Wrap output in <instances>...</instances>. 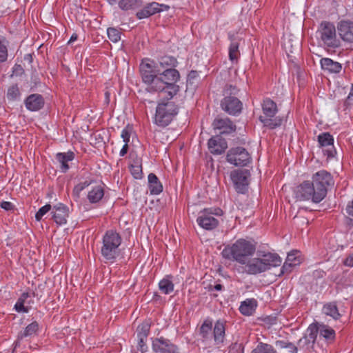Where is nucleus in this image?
I'll list each match as a JSON object with an SVG mask.
<instances>
[{
	"instance_id": "1",
	"label": "nucleus",
	"mask_w": 353,
	"mask_h": 353,
	"mask_svg": "<svg viewBox=\"0 0 353 353\" xmlns=\"http://www.w3.org/2000/svg\"><path fill=\"white\" fill-rule=\"evenodd\" d=\"M334 181L332 174L325 170H321L312 176V181H305L297 186L296 197L301 201L312 200L318 203L327 195V189L333 186Z\"/></svg>"
},
{
	"instance_id": "2",
	"label": "nucleus",
	"mask_w": 353,
	"mask_h": 353,
	"mask_svg": "<svg viewBox=\"0 0 353 353\" xmlns=\"http://www.w3.org/2000/svg\"><path fill=\"white\" fill-rule=\"evenodd\" d=\"M158 79L154 83V92L165 94V98L172 99L179 92V86L176 82L180 79L179 72L175 68L160 69Z\"/></svg>"
},
{
	"instance_id": "3",
	"label": "nucleus",
	"mask_w": 353,
	"mask_h": 353,
	"mask_svg": "<svg viewBox=\"0 0 353 353\" xmlns=\"http://www.w3.org/2000/svg\"><path fill=\"white\" fill-rule=\"evenodd\" d=\"M255 250L254 244L249 241L240 239L231 246L225 247L221 254L226 259L235 261L244 265L248 262V259L254 254Z\"/></svg>"
},
{
	"instance_id": "4",
	"label": "nucleus",
	"mask_w": 353,
	"mask_h": 353,
	"mask_svg": "<svg viewBox=\"0 0 353 353\" xmlns=\"http://www.w3.org/2000/svg\"><path fill=\"white\" fill-rule=\"evenodd\" d=\"M121 234L114 230H107L102 238L101 254L105 262L114 263L120 254Z\"/></svg>"
},
{
	"instance_id": "5",
	"label": "nucleus",
	"mask_w": 353,
	"mask_h": 353,
	"mask_svg": "<svg viewBox=\"0 0 353 353\" xmlns=\"http://www.w3.org/2000/svg\"><path fill=\"white\" fill-rule=\"evenodd\" d=\"M178 112V105L166 98V100H162L157 106L154 123L160 127H165L172 122Z\"/></svg>"
},
{
	"instance_id": "6",
	"label": "nucleus",
	"mask_w": 353,
	"mask_h": 353,
	"mask_svg": "<svg viewBox=\"0 0 353 353\" xmlns=\"http://www.w3.org/2000/svg\"><path fill=\"white\" fill-rule=\"evenodd\" d=\"M281 260L278 254L268 253L262 259L254 258L248 259L246 263V272L251 274H256L269 270L272 266H279Z\"/></svg>"
},
{
	"instance_id": "7",
	"label": "nucleus",
	"mask_w": 353,
	"mask_h": 353,
	"mask_svg": "<svg viewBox=\"0 0 353 353\" xmlns=\"http://www.w3.org/2000/svg\"><path fill=\"white\" fill-rule=\"evenodd\" d=\"M139 72L143 82L148 85L147 90L149 92H154V83L158 79L160 72L158 63L152 59L145 58L140 63Z\"/></svg>"
},
{
	"instance_id": "8",
	"label": "nucleus",
	"mask_w": 353,
	"mask_h": 353,
	"mask_svg": "<svg viewBox=\"0 0 353 353\" xmlns=\"http://www.w3.org/2000/svg\"><path fill=\"white\" fill-rule=\"evenodd\" d=\"M223 215V210L219 208H205L200 211L196 219L197 224L206 230H212L219 224V220L214 216Z\"/></svg>"
},
{
	"instance_id": "9",
	"label": "nucleus",
	"mask_w": 353,
	"mask_h": 353,
	"mask_svg": "<svg viewBox=\"0 0 353 353\" xmlns=\"http://www.w3.org/2000/svg\"><path fill=\"white\" fill-rule=\"evenodd\" d=\"M318 33L321 40L327 48H337L341 46L334 23L326 21H322L319 27Z\"/></svg>"
},
{
	"instance_id": "10",
	"label": "nucleus",
	"mask_w": 353,
	"mask_h": 353,
	"mask_svg": "<svg viewBox=\"0 0 353 353\" xmlns=\"http://www.w3.org/2000/svg\"><path fill=\"white\" fill-rule=\"evenodd\" d=\"M226 160L235 166H245L250 163L252 158L245 148L235 147L228 150Z\"/></svg>"
},
{
	"instance_id": "11",
	"label": "nucleus",
	"mask_w": 353,
	"mask_h": 353,
	"mask_svg": "<svg viewBox=\"0 0 353 353\" xmlns=\"http://www.w3.org/2000/svg\"><path fill=\"white\" fill-rule=\"evenodd\" d=\"M250 172L246 169L234 170L230 173V179L238 193L245 194L248 188Z\"/></svg>"
},
{
	"instance_id": "12",
	"label": "nucleus",
	"mask_w": 353,
	"mask_h": 353,
	"mask_svg": "<svg viewBox=\"0 0 353 353\" xmlns=\"http://www.w3.org/2000/svg\"><path fill=\"white\" fill-rule=\"evenodd\" d=\"M221 108L226 113L236 116L241 112L243 103L236 97L228 96L221 101Z\"/></svg>"
},
{
	"instance_id": "13",
	"label": "nucleus",
	"mask_w": 353,
	"mask_h": 353,
	"mask_svg": "<svg viewBox=\"0 0 353 353\" xmlns=\"http://www.w3.org/2000/svg\"><path fill=\"white\" fill-rule=\"evenodd\" d=\"M152 347L155 353H180L175 344L163 336L153 339Z\"/></svg>"
},
{
	"instance_id": "14",
	"label": "nucleus",
	"mask_w": 353,
	"mask_h": 353,
	"mask_svg": "<svg viewBox=\"0 0 353 353\" xmlns=\"http://www.w3.org/2000/svg\"><path fill=\"white\" fill-rule=\"evenodd\" d=\"M319 146L323 148V152L327 159L333 158L336 154L334 146L333 136L329 132H323L318 136Z\"/></svg>"
},
{
	"instance_id": "15",
	"label": "nucleus",
	"mask_w": 353,
	"mask_h": 353,
	"mask_svg": "<svg viewBox=\"0 0 353 353\" xmlns=\"http://www.w3.org/2000/svg\"><path fill=\"white\" fill-rule=\"evenodd\" d=\"M169 9L170 6L168 5L159 3L154 1L148 3L142 10L138 11L136 16L139 19H143L157 13H159L163 11H168Z\"/></svg>"
},
{
	"instance_id": "16",
	"label": "nucleus",
	"mask_w": 353,
	"mask_h": 353,
	"mask_svg": "<svg viewBox=\"0 0 353 353\" xmlns=\"http://www.w3.org/2000/svg\"><path fill=\"white\" fill-rule=\"evenodd\" d=\"M337 31L340 38L345 42L353 43V21L341 20L337 23Z\"/></svg>"
},
{
	"instance_id": "17",
	"label": "nucleus",
	"mask_w": 353,
	"mask_h": 353,
	"mask_svg": "<svg viewBox=\"0 0 353 353\" xmlns=\"http://www.w3.org/2000/svg\"><path fill=\"white\" fill-rule=\"evenodd\" d=\"M40 329L39 323L36 321L28 324L24 329L23 331H21L18 333L16 341L14 342V348L17 349L20 347L21 341L27 337H34L38 335Z\"/></svg>"
},
{
	"instance_id": "18",
	"label": "nucleus",
	"mask_w": 353,
	"mask_h": 353,
	"mask_svg": "<svg viewBox=\"0 0 353 353\" xmlns=\"http://www.w3.org/2000/svg\"><path fill=\"white\" fill-rule=\"evenodd\" d=\"M214 130H218L220 134H230L236 130V125L229 118H216L212 122Z\"/></svg>"
},
{
	"instance_id": "19",
	"label": "nucleus",
	"mask_w": 353,
	"mask_h": 353,
	"mask_svg": "<svg viewBox=\"0 0 353 353\" xmlns=\"http://www.w3.org/2000/svg\"><path fill=\"white\" fill-rule=\"evenodd\" d=\"M208 146L210 153L219 155L225 152L228 148V143L225 139L220 135H216L208 140Z\"/></svg>"
},
{
	"instance_id": "20",
	"label": "nucleus",
	"mask_w": 353,
	"mask_h": 353,
	"mask_svg": "<svg viewBox=\"0 0 353 353\" xmlns=\"http://www.w3.org/2000/svg\"><path fill=\"white\" fill-rule=\"evenodd\" d=\"M54 211L52 213V219L57 225H61L65 224L67 218L69 216V208L63 203H58L53 206Z\"/></svg>"
},
{
	"instance_id": "21",
	"label": "nucleus",
	"mask_w": 353,
	"mask_h": 353,
	"mask_svg": "<svg viewBox=\"0 0 353 353\" xmlns=\"http://www.w3.org/2000/svg\"><path fill=\"white\" fill-rule=\"evenodd\" d=\"M25 105L30 111H38L44 105V99L39 94H32L25 100Z\"/></svg>"
},
{
	"instance_id": "22",
	"label": "nucleus",
	"mask_w": 353,
	"mask_h": 353,
	"mask_svg": "<svg viewBox=\"0 0 353 353\" xmlns=\"http://www.w3.org/2000/svg\"><path fill=\"white\" fill-rule=\"evenodd\" d=\"M212 336L215 344L220 345L224 342L225 336V321L218 320L215 322Z\"/></svg>"
},
{
	"instance_id": "23",
	"label": "nucleus",
	"mask_w": 353,
	"mask_h": 353,
	"mask_svg": "<svg viewBox=\"0 0 353 353\" xmlns=\"http://www.w3.org/2000/svg\"><path fill=\"white\" fill-rule=\"evenodd\" d=\"M103 184H99L93 186L88 192L87 199L90 203L96 204L99 203L104 196L105 190Z\"/></svg>"
},
{
	"instance_id": "24",
	"label": "nucleus",
	"mask_w": 353,
	"mask_h": 353,
	"mask_svg": "<svg viewBox=\"0 0 353 353\" xmlns=\"http://www.w3.org/2000/svg\"><path fill=\"white\" fill-rule=\"evenodd\" d=\"M322 70L329 73H339L342 70V65L336 61H334L330 58H322L320 61Z\"/></svg>"
},
{
	"instance_id": "25",
	"label": "nucleus",
	"mask_w": 353,
	"mask_h": 353,
	"mask_svg": "<svg viewBox=\"0 0 353 353\" xmlns=\"http://www.w3.org/2000/svg\"><path fill=\"white\" fill-rule=\"evenodd\" d=\"M322 312L325 315L332 317L335 321L340 319L341 317L336 302L335 301L324 304L322 308Z\"/></svg>"
},
{
	"instance_id": "26",
	"label": "nucleus",
	"mask_w": 353,
	"mask_h": 353,
	"mask_svg": "<svg viewBox=\"0 0 353 353\" xmlns=\"http://www.w3.org/2000/svg\"><path fill=\"white\" fill-rule=\"evenodd\" d=\"M262 110L263 117H274L278 112L276 103L272 99L267 98L263 100L262 103Z\"/></svg>"
},
{
	"instance_id": "27",
	"label": "nucleus",
	"mask_w": 353,
	"mask_h": 353,
	"mask_svg": "<svg viewBox=\"0 0 353 353\" xmlns=\"http://www.w3.org/2000/svg\"><path fill=\"white\" fill-rule=\"evenodd\" d=\"M74 159V154L73 152L69 151L68 152H59L56 155V159L61 164V170L63 172H66L69 169L68 162Z\"/></svg>"
},
{
	"instance_id": "28",
	"label": "nucleus",
	"mask_w": 353,
	"mask_h": 353,
	"mask_svg": "<svg viewBox=\"0 0 353 353\" xmlns=\"http://www.w3.org/2000/svg\"><path fill=\"white\" fill-rule=\"evenodd\" d=\"M148 187L151 194H159L163 191V185L154 173L148 175Z\"/></svg>"
},
{
	"instance_id": "29",
	"label": "nucleus",
	"mask_w": 353,
	"mask_h": 353,
	"mask_svg": "<svg viewBox=\"0 0 353 353\" xmlns=\"http://www.w3.org/2000/svg\"><path fill=\"white\" fill-rule=\"evenodd\" d=\"M212 321L208 318L204 320L202 325L199 327V335L203 341H208L212 337Z\"/></svg>"
},
{
	"instance_id": "30",
	"label": "nucleus",
	"mask_w": 353,
	"mask_h": 353,
	"mask_svg": "<svg viewBox=\"0 0 353 353\" xmlns=\"http://www.w3.org/2000/svg\"><path fill=\"white\" fill-rule=\"evenodd\" d=\"M257 306L256 301L254 299H248L241 302L239 311L243 315H252Z\"/></svg>"
},
{
	"instance_id": "31",
	"label": "nucleus",
	"mask_w": 353,
	"mask_h": 353,
	"mask_svg": "<svg viewBox=\"0 0 353 353\" xmlns=\"http://www.w3.org/2000/svg\"><path fill=\"white\" fill-rule=\"evenodd\" d=\"M259 120L265 127L271 130L280 127L283 123V119L280 117L266 118L265 117L260 116Z\"/></svg>"
},
{
	"instance_id": "32",
	"label": "nucleus",
	"mask_w": 353,
	"mask_h": 353,
	"mask_svg": "<svg viewBox=\"0 0 353 353\" xmlns=\"http://www.w3.org/2000/svg\"><path fill=\"white\" fill-rule=\"evenodd\" d=\"M178 61L176 59L172 56H163L159 58L158 66L161 67V70L167 68H174L177 66Z\"/></svg>"
},
{
	"instance_id": "33",
	"label": "nucleus",
	"mask_w": 353,
	"mask_h": 353,
	"mask_svg": "<svg viewBox=\"0 0 353 353\" xmlns=\"http://www.w3.org/2000/svg\"><path fill=\"white\" fill-rule=\"evenodd\" d=\"M171 276H166L159 283V288L161 293L168 294L174 291V283Z\"/></svg>"
},
{
	"instance_id": "34",
	"label": "nucleus",
	"mask_w": 353,
	"mask_h": 353,
	"mask_svg": "<svg viewBox=\"0 0 353 353\" xmlns=\"http://www.w3.org/2000/svg\"><path fill=\"white\" fill-rule=\"evenodd\" d=\"M319 336L324 338L327 342H333L336 337L335 331L330 327L323 323H320Z\"/></svg>"
},
{
	"instance_id": "35",
	"label": "nucleus",
	"mask_w": 353,
	"mask_h": 353,
	"mask_svg": "<svg viewBox=\"0 0 353 353\" xmlns=\"http://www.w3.org/2000/svg\"><path fill=\"white\" fill-rule=\"evenodd\" d=\"M8 39L0 35V65L7 61L8 58Z\"/></svg>"
},
{
	"instance_id": "36",
	"label": "nucleus",
	"mask_w": 353,
	"mask_h": 353,
	"mask_svg": "<svg viewBox=\"0 0 353 353\" xmlns=\"http://www.w3.org/2000/svg\"><path fill=\"white\" fill-rule=\"evenodd\" d=\"M95 180L92 177H88L84 181L79 183L76 185L72 190L73 196L79 199L80 197V193L83 191L85 188L88 187L90 185L92 184Z\"/></svg>"
},
{
	"instance_id": "37",
	"label": "nucleus",
	"mask_w": 353,
	"mask_h": 353,
	"mask_svg": "<svg viewBox=\"0 0 353 353\" xmlns=\"http://www.w3.org/2000/svg\"><path fill=\"white\" fill-rule=\"evenodd\" d=\"M251 353H276V351L270 344L260 342Z\"/></svg>"
},
{
	"instance_id": "38",
	"label": "nucleus",
	"mask_w": 353,
	"mask_h": 353,
	"mask_svg": "<svg viewBox=\"0 0 353 353\" xmlns=\"http://www.w3.org/2000/svg\"><path fill=\"white\" fill-rule=\"evenodd\" d=\"M318 333H320V323H316L309 325L305 335L309 337L312 342H315Z\"/></svg>"
},
{
	"instance_id": "39",
	"label": "nucleus",
	"mask_w": 353,
	"mask_h": 353,
	"mask_svg": "<svg viewBox=\"0 0 353 353\" xmlns=\"http://www.w3.org/2000/svg\"><path fill=\"white\" fill-rule=\"evenodd\" d=\"M275 345L279 348L287 349L289 353H297L298 352V347L288 341L278 340L275 342Z\"/></svg>"
},
{
	"instance_id": "40",
	"label": "nucleus",
	"mask_w": 353,
	"mask_h": 353,
	"mask_svg": "<svg viewBox=\"0 0 353 353\" xmlns=\"http://www.w3.org/2000/svg\"><path fill=\"white\" fill-rule=\"evenodd\" d=\"M130 170L134 179H140L142 178V166L139 160L134 161V163L130 165Z\"/></svg>"
},
{
	"instance_id": "41",
	"label": "nucleus",
	"mask_w": 353,
	"mask_h": 353,
	"mask_svg": "<svg viewBox=\"0 0 353 353\" xmlns=\"http://www.w3.org/2000/svg\"><path fill=\"white\" fill-rule=\"evenodd\" d=\"M239 42L232 41L229 48V58L232 61H237L240 54L239 51Z\"/></svg>"
},
{
	"instance_id": "42",
	"label": "nucleus",
	"mask_w": 353,
	"mask_h": 353,
	"mask_svg": "<svg viewBox=\"0 0 353 353\" xmlns=\"http://www.w3.org/2000/svg\"><path fill=\"white\" fill-rule=\"evenodd\" d=\"M150 330V324L148 322H143L137 327V338L148 339Z\"/></svg>"
},
{
	"instance_id": "43",
	"label": "nucleus",
	"mask_w": 353,
	"mask_h": 353,
	"mask_svg": "<svg viewBox=\"0 0 353 353\" xmlns=\"http://www.w3.org/2000/svg\"><path fill=\"white\" fill-rule=\"evenodd\" d=\"M107 33L109 39L114 43H117L121 39V32L115 28H108Z\"/></svg>"
},
{
	"instance_id": "44",
	"label": "nucleus",
	"mask_w": 353,
	"mask_h": 353,
	"mask_svg": "<svg viewBox=\"0 0 353 353\" xmlns=\"http://www.w3.org/2000/svg\"><path fill=\"white\" fill-rule=\"evenodd\" d=\"M239 90L233 85L226 84L223 90V94L224 97H228V96H234L238 94Z\"/></svg>"
},
{
	"instance_id": "45",
	"label": "nucleus",
	"mask_w": 353,
	"mask_h": 353,
	"mask_svg": "<svg viewBox=\"0 0 353 353\" xmlns=\"http://www.w3.org/2000/svg\"><path fill=\"white\" fill-rule=\"evenodd\" d=\"M315 342H312L309 337L304 335L298 341V345L301 349L309 350L312 347Z\"/></svg>"
},
{
	"instance_id": "46",
	"label": "nucleus",
	"mask_w": 353,
	"mask_h": 353,
	"mask_svg": "<svg viewBox=\"0 0 353 353\" xmlns=\"http://www.w3.org/2000/svg\"><path fill=\"white\" fill-rule=\"evenodd\" d=\"M137 4V0H121L119 1V8L128 10L134 8Z\"/></svg>"
},
{
	"instance_id": "47",
	"label": "nucleus",
	"mask_w": 353,
	"mask_h": 353,
	"mask_svg": "<svg viewBox=\"0 0 353 353\" xmlns=\"http://www.w3.org/2000/svg\"><path fill=\"white\" fill-rule=\"evenodd\" d=\"M20 95V92L17 85L10 87L8 90L7 97L8 99H16Z\"/></svg>"
},
{
	"instance_id": "48",
	"label": "nucleus",
	"mask_w": 353,
	"mask_h": 353,
	"mask_svg": "<svg viewBox=\"0 0 353 353\" xmlns=\"http://www.w3.org/2000/svg\"><path fill=\"white\" fill-rule=\"evenodd\" d=\"M298 254L297 251L292 252L289 253L287 256L286 261L290 262V263H292V265L296 266L300 264L301 260L299 257L296 256Z\"/></svg>"
},
{
	"instance_id": "49",
	"label": "nucleus",
	"mask_w": 353,
	"mask_h": 353,
	"mask_svg": "<svg viewBox=\"0 0 353 353\" xmlns=\"http://www.w3.org/2000/svg\"><path fill=\"white\" fill-rule=\"evenodd\" d=\"M51 208L52 206L50 204H46L44 206L41 207L35 214L36 220L40 221L42 219V217L51 210Z\"/></svg>"
},
{
	"instance_id": "50",
	"label": "nucleus",
	"mask_w": 353,
	"mask_h": 353,
	"mask_svg": "<svg viewBox=\"0 0 353 353\" xmlns=\"http://www.w3.org/2000/svg\"><path fill=\"white\" fill-rule=\"evenodd\" d=\"M147 339L138 338L137 350L141 353H145L148 351V346L146 345Z\"/></svg>"
},
{
	"instance_id": "51",
	"label": "nucleus",
	"mask_w": 353,
	"mask_h": 353,
	"mask_svg": "<svg viewBox=\"0 0 353 353\" xmlns=\"http://www.w3.org/2000/svg\"><path fill=\"white\" fill-rule=\"evenodd\" d=\"M131 135V129L129 128V126L125 127L123 129L121 132V137L123 139V141L125 143H128L130 141Z\"/></svg>"
},
{
	"instance_id": "52",
	"label": "nucleus",
	"mask_w": 353,
	"mask_h": 353,
	"mask_svg": "<svg viewBox=\"0 0 353 353\" xmlns=\"http://www.w3.org/2000/svg\"><path fill=\"white\" fill-rule=\"evenodd\" d=\"M199 74L195 70H191L187 78V86L189 85H192L194 83V80L198 77Z\"/></svg>"
},
{
	"instance_id": "53",
	"label": "nucleus",
	"mask_w": 353,
	"mask_h": 353,
	"mask_svg": "<svg viewBox=\"0 0 353 353\" xmlns=\"http://www.w3.org/2000/svg\"><path fill=\"white\" fill-rule=\"evenodd\" d=\"M295 267V265H292V263H290L288 261L285 260L284 264L283 265L281 268V273L282 274H289L292 272V268Z\"/></svg>"
},
{
	"instance_id": "54",
	"label": "nucleus",
	"mask_w": 353,
	"mask_h": 353,
	"mask_svg": "<svg viewBox=\"0 0 353 353\" xmlns=\"http://www.w3.org/2000/svg\"><path fill=\"white\" fill-rule=\"evenodd\" d=\"M14 309L18 312L27 313L29 311V307H28L25 306L24 305H23V303H18L17 301V303H16V304L14 305Z\"/></svg>"
},
{
	"instance_id": "55",
	"label": "nucleus",
	"mask_w": 353,
	"mask_h": 353,
	"mask_svg": "<svg viewBox=\"0 0 353 353\" xmlns=\"http://www.w3.org/2000/svg\"><path fill=\"white\" fill-rule=\"evenodd\" d=\"M344 104L347 107L353 105V84L352 85L351 90L345 99Z\"/></svg>"
},
{
	"instance_id": "56",
	"label": "nucleus",
	"mask_w": 353,
	"mask_h": 353,
	"mask_svg": "<svg viewBox=\"0 0 353 353\" xmlns=\"http://www.w3.org/2000/svg\"><path fill=\"white\" fill-rule=\"evenodd\" d=\"M343 264L347 267H353V252L347 256L343 261Z\"/></svg>"
},
{
	"instance_id": "57",
	"label": "nucleus",
	"mask_w": 353,
	"mask_h": 353,
	"mask_svg": "<svg viewBox=\"0 0 353 353\" xmlns=\"http://www.w3.org/2000/svg\"><path fill=\"white\" fill-rule=\"evenodd\" d=\"M0 206L7 211L12 210L14 208L13 204L9 201H2Z\"/></svg>"
},
{
	"instance_id": "58",
	"label": "nucleus",
	"mask_w": 353,
	"mask_h": 353,
	"mask_svg": "<svg viewBox=\"0 0 353 353\" xmlns=\"http://www.w3.org/2000/svg\"><path fill=\"white\" fill-rule=\"evenodd\" d=\"M30 296V294L28 292H24L21 294V296L18 299L17 302L23 303L24 305L26 300Z\"/></svg>"
},
{
	"instance_id": "59",
	"label": "nucleus",
	"mask_w": 353,
	"mask_h": 353,
	"mask_svg": "<svg viewBox=\"0 0 353 353\" xmlns=\"http://www.w3.org/2000/svg\"><path fill=\"white\" fill-rule=\"evenodd\" d=\"M128 150V143H125V145L123 146V148H121V150L119 152V155L121 157H124L127 154Z\"/></svg>"
},
{
	"instance_id": "60",
	"label": "nucleus",
	"mask_w": 353,
	"mask_h": 353,
	"mask_svg": "<svg viewBox=\"0 0 353 353\" xmlns=\"http://www.w3.org/2000/svg\"><path fill=\"white\" fill-rule=\"evenodd\" d=\"M346 211L349 215L353 216V201L351 203H348V205L346 207Z\"/></svg>"
},
{
	"instance_id": "61",
	"label": "nucleus",
	"mask_w": 353,
	"mask_h": 353,
	"mask_svg": "<svg viewBox=\"0 0 353 353\" xmlns=\"http://www.w3.org/2000/svg\"><path fill=\"white\" fill-rule=\"evenodd\" d=\"M77 38H78L77 34H73L71 36V37H70V40H69V41H68V43H72V42H73V41H76V40L77 39Z\"/></svg>"
},
{
	"instance_id": "62",
	"label": "nucleus",
	"mask_w": 353,
	"mask_h": 353,
	"mask_svg": "<svg viewBox=\"0 0 353 353\" xmlns=\"http://www.w3.org/2000/svg\"><path fill=\"white\" fill-rule=\"evenodd\" d=\"M223 286L221 284H216L214 286V289L216 291H221L223 289Z\"/></svg>"
},
{
	"instance_id": "63",
	"label": "nucleus",
	"mask_w": 353,
	"mask_h": 353,
	"mask_svg": "<svg viewBox=\"0 0 353 353\" xmlns=\"http://www.w3.org/2000/svg\"><path fill=\"white\" fill-rule=\"evenodd\" d=\"M105 95H106V97H108V96H109L108 92H106V93H105Z\"/></svg>"
}]
</instances>
